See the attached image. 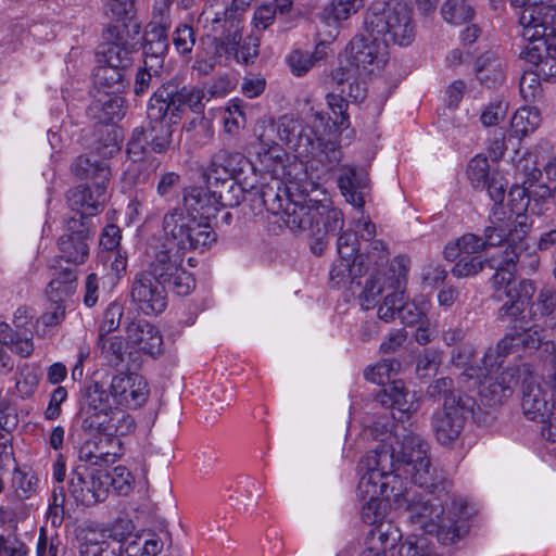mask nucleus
<instances>
[{
	"mask_svg": "<svg viewBox=\"0 0 556 556\" xmlns=\"http://www.w3.org/2000/svg\"><path fill=\"white\" fill-rule=\"evenodd\" d=\"M394 455L390 448L380 447L369 451L361 460L364 470L358 482V493L365 501L361 516L365 523L377 526L382 522L387 504L392 503L399 509V496L403 490V479L394 475Z\"/></svg>",
	"mask_w": 556,
	"mask_h": 556,
	"instance_id": "nucleus-1",
	"label": "nucleus"
},
{
	"mask_svg": "<svg viewBox=\"0 0 556 556\" xmlns=\"http://www.w3.org/2000/svg\"><path fill=\"white\" fill-rule=\"evenodd\" d=\"M276 123L279 141L286 143L295 153V157L308 168L327 174L341 160L340 149L330 140H325L311 125L289 115L281 116Z\"/></svg>",
	"mask_w": 556,
	"mask_h": 556,
	"instance_id": "nucleus-2",
	"label": "nucleus"
},
{
	"mask_svg": "<svg viewBox=\"0 0 556 556\" xmlns=\"http://www.w3.org/2000/svg\"><path fill=\"white\" fill-rule=\"evenodd\" d=\"M429 495H417L406 486L403 480V490L399 496V509L407 513L412 523L419 526L427 533L437 532L438 539L445 545L454 543L460 538V528L457 521L443 516V496L447 495V481L445 490L434 492L426 490Z\"/></svg>",
	"mask_w": 556,
	"mask_h": 556,
	"instance_id": "nucleus-3",
	"label": "nucleus"
},
{
	"mask_svg": "<svg viewBox=\"0 0 556 556\" xmlns=\"http://www.w3.org/2000/svg\"><path fill=\"white\" fill-rule=\"evenodd\" d=\"M362 29L386 43L408 46L415 38L413 10L403 0H375L363 13Z\"/></svg>",
	"mask_w": 556,
	"mask_h": 556,
	"instance_id": "nucleus-4",
	"label": "nucleus"
},
{
	"mask_svg": "<svg viewBox=\"0 0 556 556\" xmlns=\"http://www.w3.org/2000/svg\"><path fill=\"white\" fill-rule=\"evenodd\" d=\"M396 451L392 445L379 443L374 450L390 448L394 455V475L402 479V472L409 476L412 482L424 490L439 492L445 490V479L441 472L431 465L429 443L419 434L409 432L399 443Z\"/></svg>",
	"mask_w": 556,
	"mask_h": 556,
	"instance_id": "nucleus-5",
	"label": "nucleus"
},
{
	"mask_svg": "<svg viewBox=\"0 0 556 556\" xmlns=\"http://www.w3.org/2000/svg\"><path fill=\"white\" fill-rule=\"evenodd\" d=\"M365 241L376 236V225L369 218H355L350 227L337 240L339 258L330 269V282L338 288L352 286L364 274V263H359L356 253L361 251L357 239Z\"/></svg>",
	"mask_w": 556,
	"mask_h": 556,
	"instance_id": "nucleus-6",
	"label": "nucleus"
},
{
	"mask_svg": "<svg viewBox=\"0 0 556 556\" xmlns=\"http://www.w3.org/2000/svg\"><path fill=\"white\" fill-rule=\"evenodd\" d=\"M163 244L187 253L204 248L216 241V232L205 223L197 219L194 213L177 205L169 208L162 218Z\"/></svg>",
	"mask_w": 556,
	"mask_h": 556,
	"instance_id": "nucleus-7",
	"label": "nucleus"
},
{
	"mask_svg": "<svg viewBox=\"0 0 556 556\" xmlns=\"http://www.w3.org/2000/svg\"><path fill=\"white\" fill-rule=\"evenodd\" d=\"M206 97L201 86L175 87L172 83L163 85L151 97L148 104V118L151 122H163L168 118L169 124H176L181 118L186 108L194 113H203Z\"/></svg>",
	"mask_w": 556,
	"mask_h": 556,
	"instance_id": "nucleus-8",
	"label": "nucleus"
},
{
	"mask_svg": "<svg viewBox=\"0 0 556 556\" xmlns=\"http://www.w3.org/2000/svg\"><path fill=\"white\" fill-rule=\"evenodd\" d=\"M318 188L313 180L300 185L291 199H287L283 211L279 214L283 224L295 235L318 236L321 232L320 217L323 216V200L308 198L309 192Z\"/></svg>",
	"mask_w": 556,
	"mask_h": 556,
	"instance_id": "nucleus-9",
	"label": "nucleus"
},
{
	"mask_svg": "<svg viewBox=\"0 0 556 556\" xmlns=\"http://www.w3.org/2000/svg\"><path fill=\"white\" fill-rule=\"evenodd\" d=\"M523 3L513 4L522 8L519 23L521 36L530 41L528 47L540 42L546 50L556 51V2L554 0H522Z\"/></svg>",
	"mask_w": 556,
	"mask_h": 556,
	"instance_id": "nucleus-10",
	"label": "nucleus"
},
{
	"mask_svg": "<svg viewBox=\"0 0 556 556\" xmlns=\"http://www.w3.org/2000/svg\"><path fill=\"white\" fill-rule=\"evenodd\" d=\"M357 239L361 243V251L356 253V256L359 263H364V273L370 271L359 296L363 308L368 311L376 306L378 298L382 294L384 287L380 283L381 280H386L388 276L392 275L389 273V267L386 268L389 263V251L384 242L375 239V236L365 241L358 233Z\"/></svg>",
	"mask_w": 556,
	"mask_h": 556,
	"instance_id": "nucleus-11",
	"label": "nucleus"
},
{
	"mask_svg": "<svg viewBox=\"0 0 556 556\" xmlns=\"http://www.w3.org/2000/svg\"><path fill=\"white\" fill-rule=\"evenodd\" d=\"M185 252L161 243L153 249V257L147 274L163 282L178 295H188L195 287V280L182 264Z\"/></svg>",
	"mask_w": 556,
	"mask_h": 556,
	"instance_id": "nucleus-12",
	"label": "nucleus"
},
{
	"mask_svg": "<svg viewBox=\"0 0 556 556\" xmlns=\"http://www.w3.org/2000/svg\"><path fill=\"white\" fill-rule=\"evenodd\" d=\"M513 325V331L506 333V336L498 341L495 348L489 349L484 356L483 363L488 372H492L495 367H500L504 363V358L518 351L533 352L536 351L543 343V337L541 332L543 327L539 324L527 327L528 319L525 318L523 323L517 321L510 323Z\"/></svg>",
	"mask_w": 556,
	"mask_h": 556,
	"instance_id": "nucleus-13",
	"label": "nucleus"
},
{
	"mask_svg": "<svg viewBox=\"0 0 556 556\" xmlns=\"http://www.w3.org/2000/svg\"><path fill=\"white\" fill-rule=\"evenodd\" d=\"M473 406L472 397L446 399L443 408L435 412L432 417V428L441 444L448 445L459 437L465 419L472 414Z\"/></svg>",
	"mask_w": 556,
	"mask_h": 556,
	"instance_id": "nucleus-14",
	"label": "nucleus"
},
{
	"mask_svg": "<svg viewBox=\"0 0 556 556\" xmlns=\"http://www.w3.org/2000/svg\"><path fill=\"white\" fill-rule=\"evenodd\" d=\"M409 267L410 260L405 255H397L391 261L389 273L392 275L380 282L384 287L382 293L388 290L391 292L384 296L383 302L378 307L379 319L390 323L396 317L399 318V313L405 299L404 292Z\"/></svg>",
	"mask_w": 556,
	"mask_h": 556,
	"instance_id": "nucleus-15",
	"label": "nucleus"
},
{
	"mask_svg": "<svg viewBox=\"0 0 556 556\" xmlns=\"http://www.w3.org/2000/svg\"><path fill=\"white\" fill-rule=\"evenodd\" d=\"M94 230L91 222L70 217L64 224V233L58 240L60 257L75 265L84 264L89 256Z\"/></svg>",
	"mask_w": 556,
	"mask_h": 556,
	"instance_id": "nucleus-16",
	"label": "nucleus"
},
{
	"mask_svg": "<svg viewBox=\"0 0 556 556\" xmlns=\"http://www.w3.org/2000/svg\"><path fill=\"white\" fill-rule=\"evenodd\" d=\"M111 405L110 395L102 383L94 382L88 388L86 403L78 415L80 428L87 435H106Z\"/></svg>",
	"mask_w": 556,
	"mask_h": 556,
	"instance_id": "nucleus-17",
	"label": "nucleus"
},
{
	"mask_svg": "<svg viewBox=\"0 0 556 556\" xmlns=\"http://www.w3.org/2000/svg\"><path fill=\"white\" fill-rule=\"evenodd\" d=\"M526 258L529 260L528 266L531 270H535L539 266V258L535 254L528 251V243L518 241L510 248H505L501 252V260L491 258L489 261L490 267L495 268V274L492 277V283L497 290V299L502 300L501 289L505 290L506 286L513 285L514 273L517 269V264L521 268L526 267Z\"/></svg>",
	"mask_w": 556,
	"mask_h": 556,
	"instance_id": "nucleus-18",
	"label": "nucleus"
},
{
	"mask_svg": "<svg viewBox=\"0 0 556 556\" xmlns=\"http://www.w3.org/2000/svg\"><path fill=\"white\" fill-rule=\"evenodd\" d=\"M105 483L102 469L81 464L71 473L68 492L76 504L92 506L105 500Z\"/></svg>",
	"mask_w": 556,
	"mask_h": 556,
	"instance_id": "nucleus-19",
	"label": "nucleus"
},
{
	"mask_svg": "<svg viewBox=\"0 0 556 556\" xmlns=\"http://www.w3.org/2000/svg\"><path fill=\"white\" fill-rule=\"evenodd\" d=\"M112 405L136 409L146 404L149 386L146 379L135 372H119L112 377L108 388Z\"/></svg>",
	"mask_w": 556,
	"mask_h": 556,
	"instance_id": "nucleus-20",
	"label": "nucleus"
},
{
	"mask_svg": "<svg viewBox=\"0 0 556 556\" xmlns=\"http://www.w3.org/2000/svg\"><path fill=\"white\" fill-rule=\"evenodd\" d=\"M387 46L383 39L368 36L362 29L349 46L351 64L364 74H371L380 68L387 61Z\"/></svg>",
	"mask_w": 556,
	"mask_h": 556,
	"instance_id": "nucleus-21",
	"label": "nucleus"
},
{
	"mask_svg": "<svg viewBox=\"0 0 556 556\" xmlns=\"http://www.w3.org/2000/svg\"><path fill=\"white\" fill-rule=\"evenodd\" d=\"M166 285L146 271L138 273L131 286V299L146 315L161 314L167 306Z\"/></svg>",
	"mask_w": 556,
	"mask_h": 556,
	"instance_id": "nucleus-22",
	"label": "nucleus"
},
{
	"mask_svg": "<svg viewBox=\"0 0 556 556\" xmlns=\"http://www.w3.org/2000/svg\"><path fill=\"white\" fill-rule=\"evenodd\" d=\"M240 203V197H228L224 190L206 191L201 188H192L184 195L181 207H186V212L194 213L197 219L203 222L215 216L218 206H235Z\"/></svg>",
	"mask_w": 556,
	"mask_h": 556,
	"instance_id": "nucleus-23",
	"label": "nucleus"
},
{
	"mask_svg": "<svg viewBox=\"0 0 556 556\" xmlns=\"http://www.w3.org/2000/svg\"><path fill=\"white\" fill-rule=\"evenodd\" d=\"M212 46L217 55L233 56L240 64H252L258 55L260 41L255 36L242 38L241 27L237 23L233 30L222 39L212 38Z\"/></svg>",
	"mask_w": 556,
	"mask_h": 556,
	"instance_id": "nucleus-24",
	"label": "nucleus"
},
{
	"mask_svg": "<svg viewBox=\"0 0 556 556\" xmlns=\"http://www.w3.org/2000/svg\"><path fill=\"white\" fill-rule=\"evenodd\" d=\"M536 287L530 279H521L518 282L506 286L504 294L506 301L497 309V318L503 323H523L526 306L535 294Z\"/></svg>",
	"mask_w": 556,
	"mask_h": 556,
	"instance_id": "nucleus-25",
	"label": "nucleus"
},
{
	"mask_svg": "<svg viewBox=\"0 0 556 556\" xmlns=\"http://www.w3.org/2000/svg\"><path fill=\"white\" fill-rule=\"evenodd\" d=\"M522 380V401L523 414L530 420L544 421L549 412L546 392L540 383V378L532 371L530 365H525L521 369Z\"/></svg>",
	"mask_w": 556,
	"mask_h": 556,
	"instance_id": "nucleus-26",
	"label": "nucleus"
},
{
	"mask_svg": "<svg viewBox=\"0 0 556 556\" xmlns=\"http://www.w3.org/2000/svg\"><path fill=\"white\" fill-rule=\"evenodd\" d=\"M108 186L89 187L78 185L66 193V201L70 208L76 214L73 217L90 222V217L102 212L105 202V190Z\"/></svg>",
	"mask_w": 556,
	"mask_h": 556,
	"instance_id": "nucleus-27",
	"label": "nucleus"
},
{
	"mask_svg": "<svg viewBox=\"0 0 556 556\" xmlns=\"http://www.w3.org/2000/svg\"><path fill=\"white\" fill-rule=\"evenodd\" d=\"M526 235L523 228L515 226L511 214L505 207H492L490 225L484 229V238L490 247L506 242V248H510L519 240L527 243Z\"/></svg>",
	"mask_w": 556,
	"mask_h": 556,
	"instance_id": "nucleus-28",
	"label": "nucleus"
},
{
	"mask_svg": "<svg viewBox=\"0 0 556 556\" xmlns=\"http://www.w3.org/2000/svg\"><path fill=\"white\" fill-rule=\"evenodd\" d=\"M526 235L523 228L515 226L511 214L505 207H492L490 225L484 229V238L490 247L506 242V248H510L519 240L527 243Z\"/></svg>",
	"mask_w": 556,
	"mask_h": 556,
	"instance_id": "nucleus-29",
	"label": "nucleus"
},
{
	"mask_svg": "<svg viewBox=\"0 0 556 556\" xmlns=\"http://www.w3.org/2000/svg\"><path fill=\"white\" fill-rule=\"evenodd\" d=\"M540 46L527 47V58L535 66V71H526L520 78V94L527 102H532L541 96L540 75L546 74L545 66L549 65L548 75H556V61L540 53Z\"/></svg>",
	"mask_w": 556,
	"mask_h": 556,
	"instance_id": "nucleus-30",
	"label": "nucleus"
},
{
	"mask_svg": "<svg viewBox=\"0 0 556 556\" xmlns=\"http://www.w3.org/2000/svg\"><path fill=\"white\" fill-rule=\"evenodd\" d=\"M169 23L161 18L160 22H151L144 33L143 64L153 71L162 70L165 56L169 48Z\"/></svg>",
	"mask_w": 556,
	"mask_h": 556,
	"instance_id": "nucleus-31",
	"label": "nucleus"
},
{
	"mask_svg": "<svg viewBox=\"0 0 556 556\" xmlns=\"http://www.w3.org/2000/svg\"><path fill=\"white\" fill-rule=\"evenodd\" d=\"M376 401L382 407L395 409L407 418L419 409L416 393L407 390L402 380H393L390 386L380 390Z\"/></svg>",
	"mask_w": 556,
	"mask_h": 556,
	"instance_id": "nucleus-32",
	"label": "nucleus"
},
{
	"mask_svg": "<svg viewBox=\"0 0 556 556\" xmlns=\"http://www.w3.org/2000/svg\"><path fill=\"white\" fill-rule=\"evenodd\" d=\"M126 332L130 343L151 357L163 353V337L159 329L144 319H136L128 324Z\"/></svg>",
	"mask_w": 556,
	"mask_h": 556,
	"instance_id": "nucleus-33",
	"label": "nucleus"
},
{
	"mask_svg": "<svg viewBox=\"0 0 556 556\" xmlns=\"http://www.w3.org/2000/svg\"><path fill=\"white\" fill-rule=\"evenodd\" d=\"M295 182L285 185L279 177H270L268 182L262 184L260 187H253V194L257 195L262 205L273 215H279L287 203V199H291L294 194L292 189Z\"/></svg>",
	"mask_w": 556,
	"mask_h": 556,
	"instance_id": "nucleus-34",
	"label": "nucleus"
},
{
	"mask_svg": "<svg viewBox=\"0 0 556 556\" xmlns=\"http://www.w3.org/2000/svg\"><path fill=\"white\" fill-rule=\"evenodd\" d=\"M482 364H484L482 362ZM526 364H522L518 367H509L506 370L502 371L498 377L493 380V375H495L498 369L502 367H495L492 372H488L485 365L480 369V374L477 375V379L482 383H488L491 392L494 394V402H501L503 397H506L511 393L513 389L520 381L522 383L523 375L521 374V369Z\"/></svg>",
	"mask_w": 556,
	"mask_h": 556,
	"instance_id": "nucleus-35",
	"label": "nucleus"
},
{
	"mask_svg": "<svg viewBox=\"0 0 556 556\" xmlns=\"http://www.w3.org/2000/svg\"><path fill=\"white\" fill-rule=\"evenodd\" d=\"M338 187L345 198L346 202L354 206L356 210L355 218H369L364 214V193L366 184L364 178L359 177L354 167L344 166L341 168V174L338 178Z\"/></svg>",
	"mask_w": 556,
	"mask_h": 556,
	"instance_id": "nucleus-36",
	"label": "nucleus"
},
{
	"mask_svg": "<svg viewBox=\"0 0 556 556\" xmlns=\"http://www.w3.org/2000/svg\"><path fill=\"white\" fill-rule=\"evenodd\" d=\"M475 70L478 80L488 88L501 85L505 80V64L493 51L482 54L477 60Z\"/></svg>",
	"mask_w": 556,
	"mask_h": 556,
	"instance_id": "nucleus-37",
	"label": "nucleus"
},
{
	"mask_svg": "<svg viewBox=\"0 0 556 556\" xmlns=\"http://www.w3.org/2000/svg\"><path fill=\"white\" fill-rule=\"evenodd\" d=\"M72 173L79 179L93 180V185L108 186L111 170L106 163L86 155H79L71 165Z\"/></svg>",
	"mask_w": 556,
	"mask_h": 556,
	"instance_id": "nucleus-38",
	"label": "nucleus"
},
{
	"mask_svg": "<svg viewBox=\"0 0 556 556\" xmlns=\"http://www.w3.org/2000/svg\"><path fill=\"white\" fill-rule=\"evenodd\" d=\"M248 167H251V163L242 153L223 150L214 155L207 167V177L210 180L217 179L216 168H223V173L228 174L235 181Z\"/></svg>",
	"mask_w": 556,
	"mask_h": 556,
	"instance_id": "nucleus-39",
	"label": "nucleus"
},
{
	"mask_svg": "<svg viewBox=\"0 0 556 556\" xmlns=\"http://www.w3.org/2000/svg\"><path fill=\"white\" fill-rule=\"evenodd\" d=\"M0 342L21 357H29L34 352L33 332L29 329L13 328L4 321L0 323Z\"/></svg>",
	"mask_w": 556,
	"mask_h": 556,
	"instance_id": "nucleus-40",
	"label": "nucleus"
},
{
	"mask_svg": "<svg viewBox=\"0 0 556 556\" xmlns=\"http://www.w3.org/2000/svg\"><path fill=\"white\" fill-rule=\"evenodd\" d=\"M401 539V533L393 525L380 523L370 529L366 535V549L380 555H386L388 551L395 548Z\"/></svg>",
	"mask_w": 556,
	"mask_h": 556,
	"instance_id": "nucleus-41",
	"label": "nucleus"
},
{
	"mask_svg": "<svg viewBox=\"0 0 556 556\" xmlns=\"http://www.w3.org/2000/svg\"><path fill=\"white\" fill-rule=\"evenodd\" d=\"M365 0H331L321 12V21L328 26L339 27L342 22L356 14Z\"/></svg>",
	"mask_w": 556,
	"mask_h": 556,
	"instance_id": "nucleus-42",
	"label": "nucleus"
},
{
	"mask_svg": "<svg viewBox=\"0 0 556 556\" xmlns=\"http://www.w3.org/2000/svg\"><path fill=\"white\" fill-rule=\"evenodd\" d=\"M123 454L122 442L119 438L103 435L94 445V451H89L86 458L93 465L113 464Z\"/></svg>",
	"mask_w": 556,
	"mask_h": 556,
	"instance_id": "nucleus-43",
	"label": "nucleus"
},
{
	"mask_svg": "<svg viewBox=\"0 0 556 556\" xmlns=\"http://www.w3.org/2000/svg\"><path fill=\"white\" fill-rule=\"evenodd\" d=\"M555 309L556 290L552 287H543L529 305V319L534 323L545 320Z\"/></svg>",
	"mask_w": 556,
	"mask_h": 556,
	"instance_id": "nucleus-44",
	"label": "nucleus"
},
{
	"mask_svg": "<svg viewBox=\"0 0 556 556\" xmlns=\"http://www.w3.org/2000/svg\"><path fill=\"white\" fill-rule=\"evenodd\" d=\"M541 124V114L536 108L522 106L511 117V130L521 138L533 132Z\"/></svg>",
	"mask_w": 556,
	"mask_h": 556,
	"instance_id": "nucleus-45",
	"label": "nucleus"
},
{
	"mask_svg": "<svg viewBox=\"0 0 556 556\" xmlns=\"http://www.w3.org/2000/svg\"><path fill=\"white\" fill-rule=\"evenodd\" d=\"M325 47L317 46L314 52L302 50H293L287 56V63L295 76H303L306 74L319 60L325 56Z\"/></svg>",
	"mask_w": 556,
	"mask_h": 556,
	"instance_id": "nucleus-46",
	"label": "nucleus"
},
{
	"mask_svg": "<svg viewBox=\"0 0 556 556\" xmlns=\"http://www.w3.org/2000/svg\"><path fill=\"white\" fill-rule=\"evenodd\" d=\"M132 51L134 46L122 36H118L116 41L109 43L103 52L105 63L124 71L130 64Z\"/></svg>",
	"mask_w": 556,
	"mask_h": 556,
	"instance_id": "nucleus-47",
	"label": "nucleus"
},
{
	"mask_svg": "<svg viewBox=\"0 0 556 556\" xmlns=\"http://www.w3.org/2000/svg\"><path fill=\"white\" fill-rule=\"evenodd\" d=\"M93 79L97 86L108 92H118L123 88L124 71L105 63L94 68Z\"/></svg>",
	"mask_w": 556,
	"mask_h": 556,
	"instance_id": "nucleus-48",
	"label": "nucleus"
},
{
	"mask_svg": "<svg viewBox=\"0 0 556 556\" xmlns=\"http://www.w3.org/2000/svg\"><path fill=\"white\" fill-rule=\"evenodd\" d=\"M160 165L161 161L157 157L130 161V164L125 172V177L134 185L147 184Z\"/></svg>",
	"mask_w": 556,
	"mask_h": 556,
	"instance_id": "nucleus-49",
	"label": "nucleus"
},
{
	"mask_svg": "<svg viewBox=\"0 0 556 556\" xmlns=\"http://www.w3.org/2000/svg\"><path fill=\"white\" fill-rule=\"evenodd\" d=\"M287 153L281 147H273L257 151L260 164L270 177H279L285 174V163Z\"/></svg>",
	"mask_w": 556,
	"mask_h": 556,
	"instance_id": "nucleus-50",
	"label": "nucleus"
},
{
	"mask_svg": "<svg viewBox=\"0 0 556 556\" xmlns=\"http://www.w3.org/2000/svg\"><path fill=\"white\" fill-rule=\"evenodd\" d=\"M99 345L101 348V354L111 365L118 366L124 362L127 344L123 337L101 333L99 338Z\"/></svg>",
	"mask_w": 556,
	"mask_h": 556,
	"instance_id": "nucleus-51",
	"label": "nucleus"
},
{
	"mask_svg": "<svg viewBox=\"0 0 556 556\" xmlns=\"http://www.w3.org/2000/svg\"><path fill=\"white\" fill-rule=\"evenodd\" d=\"M441 14L446 23L460 25L471 20L473 9L467 0H446L441 8Z\"/></svg>",
	"mask_w": 556,
	"mask_h": 556,
	"instance_id": "nucleus-52",
	"label": "nucleus"
},
{
	"mask_svg": "<svg viewBox=\"0 0 556 556\" xmlns=\"http://www.w3.org/2000/svg\"><path fill=\"white\" fill-rule=\"evenodd\" d=\"M109 425L106 427V435L118 438L127 435L136 429V422L131 415L111 405L109 412Z\"/></svg>",
	"mask_w": 556,
	"mask_h": 556,
	"instance_id": "nucleus-53",
	"label": "nucleus"
},
{
	"mask_svg": "<svg viewBox=\"0 0 556 556\" xmlns=\"http://www.w3.org/2000/svg\"><path fill=\"white\" fill-rule=\"evenodd\" d=\"M134 529V523L129 518H118L108 529L102 531L100 534L101 539L96 538L93 534L92 538H87L86 540L109 542L106 539H112L114 542L112 543V546H118L132 538Z\"/></svg>",
	"mask_w": 556,
	"mask_h": 556,
	"instance_id": "nucleus-54",
	"label": "nucleus"
},
{
	"mask_svg": "<svg viewBox=\"0 0 556 556\" xmlns=\"http://www.w3.org/2000/svg\"><path fill=\"white\" fill-rule=\"evenodd\" d=\"M401 367L396 359H382L364 371L365 379L376 384H386L397 375Z\"/></svg>",
	"mask_w": 556,
	"mask_h": 556,
	"instance_id": "nucleus-55",
	"label": "nucleus"
},
{
	"mask_svg": "<svg viewBox=\"0 0 556 556\" xmlns=\"http://www.w3.org/2000/svg\"><path fill=\"white\" fill-rule=\"evenodd\" d=\"M334 79L337 81L336 90L344 94L349 101L358 103L366 98L367 88L364 83L343 72L337 73Z\"/></svg>",
	"mask_w": 556,
	"mask_h": 556,
	"instance_id": "nucleus-56",
	"label": "nucleus"
},
{
	"mask_svg": "<svg viewBox=\"0 0 556 556\" xmlns=\"http://www.w3.org/2000/svg\"><path fill=\"white\" fill-rule=\"evenodd\" d=\"M102 475L106 478L105 497L110 488L119 495H126L131 490V475L126 467L117 466L111 472L102 469Z\"/></svg>",
	"mask_w": 556,
	"mask_h": 556,
	"instance_id": "nucleus-57",
	"label": "nucleus"
},
{
	"mask_svg": "<svg viewBox=\"0 0 556 556\" xmlns=\"http://www.w3.org/2000/svg\"><path fill=\"white\" fill-rule=\"evenodd\" d=\"M467 176L475 189H485L492 177L488 159L480 154L472 157L467 166Z\"/></svg>",
	"mask_w": 556,
	"mask_h": 556,
	"instance_id": "nucleus-58",
	"label": "nucleus"
},
{
	"mask_svg": "<svg viewBox=\"0 0 556 556\" xmlns=\"http://www.w3.org/2000/svg\"><path fill=\"white\" fill-rule=\"evenodd\" d=\"M149 137L147 131L137 127L132 130L131 137L127 143V155L130 161H141V159L153 157L149 152Z\"/></svg>",
	"mask_w": 556,
	"mask_h": 556,
	"instance_id": "nucleus-59",
	"label": "nucleus"
},
{
	"mask_svg": "<svg viewBox=\"0 0 556 556\" xmlns=\"http://www.w3.org/2000/svg\"><path fill=\"white\" fill-rule=\"evenodd\" d=\"M534 194V191L530 190L525 186L515 185L510 188L508 193V214L520 216L528 211L530 205V199Z\"/></svg>",
	"mask_w": 556,
	"mask_h": 556,
	"instance_id": "nucleus-60",
	"label": "nucleus"
},
{
	"mask_svg": "<svg viewBox=\"0 0 556 556\" xmlns=\"http://www.w3.org/2000/svg\"><path fill=\"white\" fill-rule=\"evenodd\" d=\"M427 309V302L416 303L415 301L408 302L404 299L399 318L406 326H417L428 319Z\"/></svg>",
	"mask_w": 556,
	"mask_h": 556,
	"instance_id": "nucleus-61",
	"label": "nucleus"
},
{
	"mask_svg": "<svg viewBox=\"0 0 556 556\" xmlns=\"http://www.w3.org/2000/svg\"><path fill=\"white\" fill-rule=\"evenodd\" d=\"M235 12L237 11L232 5L230 9L224 7L219 12L213 11L212 7H206L201 16L206 23L210 22L212 24L213 31H217L219 27H225L227 24L233 30L237 23L240 25L239 20L233 16Z\"/></svg>",
	"mask_w": 556,
	"mask_h": 556,
	"instance_id": "nucleus-62",
	"label": "nucleus"
},
{
	"mask_svg": "<svg viewBox=\"0 0 556 556\" xmlns=\"http://www.w3.org/2000/svg\"><path fill=\"white\" fill-rule=\"evenodd\" d=\"M349 100L341 92L330 93L327 96V103L333 114V124L338 128H345L349 126V116L346 114Z\"/></svg>",
	"mask_w": 556,
	"mask_h": 556,
	"instance_id": "nucleus-63",
	"label": "nucleus"
},
{
	"mask_svg": "<svg viewBox=\"0 0 556 556\" xmlns=\"http://www.w3.org/2000/svg\"><path fill=\"white\" fill-rule=\"evenodd\" d=\"M173 43L180 54H189L195 43V34L191 26L180 24L173 34Z\"/></svg>",
	"mask_w": 556,
	"mask_h": 556,
	"instance_id": "nucleus-64",
	"label": "nucleus"
}]
</instances>
